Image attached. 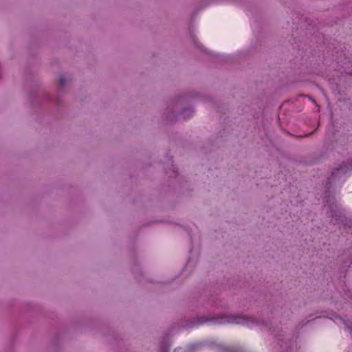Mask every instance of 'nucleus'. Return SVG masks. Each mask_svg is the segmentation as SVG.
<instances>
[{"instance_id":"nucleus-1","label":"nucleus","mask_w":352,"mask_h":352,"mask_svg":"<svg viewBox=\"0 0 352 352\" xmlns=\"http://www.w3.org/2000/svg\"><path fill=\"white\" fill-rule=\"evenodd\" d=\"M208 321H213L217 324H223L226 323L236 324L245 325L248 327L252 328L257 326L264 325V322L261 320L255 318L249 317L243 314L237 315H222L217 317H207L202 316L197 318L195 321L191 322L189 327H192L194 324H202Z\"/></svg>"},{"instance_id":"nucleus-2","label":"nucleus","mask_w":352,"mask_h":352,"mask_svg":"<svg viewBox=\"0 0 352 352\" xmlns=\"http://www.w3.org/2000/svg\"><path fill=\"white\" fill-rule=\"evenodd\" d=\"M187 100L186 96H182L177 98L166 109V120L170 122L183 121L190 118L194 115V109L191 107L184 108L179 113H176L177 109Z\"/></svg>"},{"instance_id":"nucleus-3","label":"nucleus","mask_w":352,"mask_h":352,"mask_svg":"<svg viewBox=\"0 0 352 352\" xmlns=\"http://www.w3.org/2000/svg\"><path fill=\"white\" fill-rule=\"evenodd\" d=\"M352 170V164L344 162L336 168H333L331 175L327 179V188L329 190L333 184L342 183L344 181V175Z\"/></svg>"},{"instance_id":"nucleus-4","label":"nucleus","mask_w":352,"mask_h":352,"mask_svg":"<svg viewBox=\"0 0 352 352\" xmlns=\"http://www.w3.org/2000/svg\"><path fill=\"white\" fill-rule=\"evenodd\" d=\"M324 207H328L329 210L327 211V215L332 217L334 224L345 223L346 217L342 212L338 209V206L335 202L334 198H327Z\"/></svg>"},{"instance_id":"nucleus-5","label":"nucleus","mask_w":352,"mask_h":352,"mask_svg":"<svg viewBox=\"0 0 352 352\" xmlns=\"http://www.w3.org/2000/svg\"><path fill=\"white\" fill-rule=\"evenodd\" d=\"M338 63L343 69L342 72L352 76V55L346 56L345 54H341Z\"/></svg>"},{"instance_id":"nucleus-6","label":"nucleus","mask_w":352,"mask_h":352,"mask_svg":"<svg viewBox=\"0 0 352 352\" xmlns=\"http://www.w3.org/2000/svg\"><path fill=\"white\" fill-rule=\"evenodd\" d=\"M276 336V339L279 342H281V343H280V349H282L283 351H285V352H292L290 346L288 345L287 342L283 341V336L281 334H277Z\"/></svg>"},{"instance_id":"nucleus-7","label":"nucleus","mask_w":352,"mask_h":352,"mask_svg":"<svg viewBox=\"0 0 352 352\" xmlns=\"http://www.w3.org/2000/svg\"><path fill=\"white\" fill-rule=\"evenodd\" d=\"M68 80L65 78L64 76H60L59 78V85L57 88L58 95L62 93V89L65 87Z\"/></svg>"},{"instance_id":"nucleus-8","label":"nucleus","mask_w":352,"mask_h":352,"mask_svg":"<svg viewBox=\"0 0 352 352\" xmlns=\"http://www.w3.org/2000/svg\"><path fill=\"white\" fill-rule=\"evenodd\" d=\"M218 305L217 302V299H214V298H209L207 303L204 305L205 309L207 310H209L210 307H217Z\"/></svg>"},{"instance_id":"nucleus-9","label":"nucleus","mask_w":352,"mask_h":352,"mask_svg":"<svg viewBox=\"0 0 352 352\" xmlns=\"http://www.w3.org/2000/svg\"><path fill=\"white\" fill-rule=\"evenodd\" d=\"M170 348V345L168 343L166 340H164L160 344V351L161 352H168Z\"/></svg>"},{"instance_id":"nucleus-10","label":"nucleus","mask_w":352,"mask_h":352,"mask_svg":"<svg viewBox=\"0 0 352 352\" xmlns=\"http://www.w3.org/2000/svg\"><path fill=\"white\" fill-rule=\"evenodd\" d=\"M336 319L338 320L340 322H342L343 324H344L346 328L351 330V333H352V322H350L349 320H346L340 316L337 317Z\"/></svg>"},{"instance_id":"nucleus-11","label":"nucleus","mask_w":352,"mask_h":352,"mask_svg":"<svg viewBox=\"0 0 352 352\" xmlns=\"http://www.w3.org/2000/svg\"><path fill=\"white\" fill-rule=\"evenodd\" d=\"M200 346H201L200 344H192V345H190V346H189L188 347V349H187L186 352H194L195 351H196Z\"/></svg>"},{"instance_id":"nucleus-12","label":"nucleus","mask_w":352,"mask_h":352,"mask_svg":"<svg viewBox=\"0 0 352 352\" xmlns=\"http://www.w3.org/2000/svg\"><path fill=\"white\" fill-rule=\"evenodd\" d=\"M172 163H173V162H172V161H170V166H171V167H172V173H173L170 174V175H169V176H170V177H177V170L175 169V168L174 165H173Z\"/></svg>"},{"instance_id":"nucleus-13","label":"nucleus","mask_w":352,"mask_h":352,"mask_svg":"<svg viewBox=\"0 0 352 352\" xmlns=\"http://www.w3.org/2000/svg\"><path fill=\"white\" fill-rule=\"evenodd\" d=\"M343 292L344 293V295L346 296L345 298L352 299V293L348 288L347 289H343Z\"/></svg>"},{"instance_id":"nucleus-14","label":"nucleus","mask_w":352,"mask_h":352,"mask_svg":"<svg viewBox=\"0 0 352 352\" xmlns=\"http://www.w3.org/2000/svg\"><path fill=\"white\" fill-rule=\"evenodd\" d=\"M191 36H192V41L194 42L195 45L197 47L201 48V44H199V43H198L197 42V40H196V38H195V36L192 34V35H191Z\"/></svg>"},{"instance_id":"nucleus-15","label":"nucleus","mask_w":352,"mask_h":352,"mask_svg":"<svg viewBox=\"0 0 352 352\" xmlns=\"http://www.w3.org/2000/svg\"><path fill=\"white\" fill-rule=\"evenodd\" d=\"M42 96H43V98L46 100H52L50 96L48 94L44 93V94H42Z\"/></svg>"},{"instance_id":"nucleus-16","label":"nucleus","mask_w":352,"mask_h":352,"mask_svg":"<svg viewBox=\"0 0 352 352\" xmlns=\"http://www.w3.org/2000/svg\"><path fill=\"white\" fill-rule=\"evenodd\" d=\"M32 105H34V102H37V99L35 96L31 98Z\"/></svg>"},{"instance_id":"nucleus-17","label":"nucleus","mask_w":352,"mask_h":352,"mask_svg":"<svg viewBox=\"0 0 352 352\" xmlns=\"http://www.w3.org/2000/svg\"><path fill=\"white\" fill-rule=\"evenodd\" d=\"M54 103H55L56 104H57V105H59V104H60V101H59V98H57L55 100Z\"/></svg>"},{"instance_id":"nucleus-18","label":"nucleus","mask_w":352,"mask_h":352,"mask_svg":"<svg viewBox=\"0 0 352 352\" xmlns=\"http://www.w3.org/2000/svg\"><path fill=\"white\" fill-rule=\"evenodd\" d=\"M309 100H311L313 102L316 103V100L312 98L311 96H309Z\"/></svg>"},{"instance_id":"nucleus-19","label":"nucleus","mask_w":352,"mask_h":352,"mask_svg":"<svg viewBox=\"0 0 352 352\" xmlns=\"http://www.w3.org/2000/svg\"><path fill=\"white\" fill-rule=\"evenodd\" d=\"M225 350H226L227 352H234L232 350H231V349L230 350V349H227V348H226V349H225Z\"/></svg>"},{"instance_id":"nucleus-20","label":"nucleus","mask_w":352,"mask_h":352,"mask_svg":"<svg viewBox=\"0 0 352 352\" xmlns=\"http://www.w3.org/2000/svg\"><path fill=\"white\" fill-rule=\"evenodd\" d=\"M166 173L167 174H168V173H169V171H168L167 169H166Z\"/></svg>"}]
</instances>
